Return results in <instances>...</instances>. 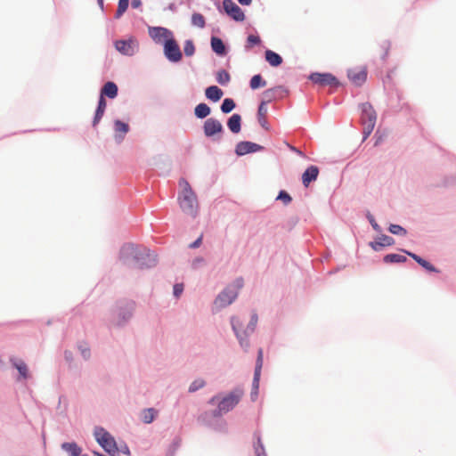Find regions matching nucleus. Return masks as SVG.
<instances>
[{
  "instance_id": "1",
  "label": "nucleus",
  "mask_w": 456,
  "mask_h": 456,
  "mask_svg": "<svg viewBox=\"0 0 456 456\" xmlns=\"http://www.w3.org/2000/svg\"><path fill=\"white\" fill-rule=\"evenodd\" d=\"M121 263L130 269L143 270L156 265V257L149 249L134 244H126L120 250Z\"/></svg>"
},
{
  "instance_id": "2",
  "label": "nucleus",
  "mask_w": 456,
  "mask_h": 456,
  "mask_svg": "<svg viewBox=\"0 0 456 456\" xmlns=\"http://www.w3.org/2000/svg\"><path fill=\"white\" fill-rule=\"evenodd\" d=\"M179 185L181 187V192L178 196L180 208L184 213L195 216L198 210L196 194L193 192L190 183L185 179H181Z\"/></svg>"
},
{
  "instance_id": "3",
  "label": "nucleus",
  "mask_w": 456,
  "mask_h": 456,
  "mask_svg": "<svg viewBox=\"0 0 456 456\" xmlns=\"http://www.w3.org/2000/svg\"><path fill=\"white\" fill-rule=\"evenodd\" d=\"M231 322L232 330L235 332L240 346L242 347L248 348L249 344L247 338L255 330L257 322V315L253 314L250 322L246 327H244L243 323L238 317H232Z\"/></svg>"
},
{
  "instance_id": "4",
  "label": "nucleus",
  "mask_w": 456,
  "mask_h": 456,
  "mask_svg": "<svg viewBox=\"0 0 456 456\" xmlns=\"http://www.w3.org/2000/svg\"><path fill=\"white\" fill-rule=\"evenodd\" d=\"M243 395V391L236 388L229 393L226 396L223 397L217 403V409L215 411V416H222L232 410L240 401Z\"/></svg>"
},
{
  "instance_id": "5",
  "label": "nucleus",
  "mask_w": 456,
  "mask_h": 456,
  "mask_svg": "<svg viewBox=\"0 0 456 456\" xmlns=\"http://www.w3.org/2000/svg\"><path fill=\"white\" fill-rule=\"evenodd\" d=\"M242 287V280L236 281V283L225 288L216 298L214 304L216 309L231 305L238 296V290Z\"/></svg>"
},
{
  "instance_id": "6",
  "label": "nucleus",
  "mask_w": 456,
  "mask_h": 456,
  "mask_svg": "<svg viewBox=\"0 0 456 456\" xmlns=\"http://www.w3.org/2000/svg\"><path fill=\"white\" fill-rule=\"evenodd\" d=\"M94 437L97 443L111 456H115L118 450L113 436L102 428H95Z\"/></svg>"
},
{
  "instance_id": "7",
  "label": "nucleus",
  "mask_w": 456,
  "mask_h": 456,
  "mask_svg": "<svg viewBox=\"0 0 456 456\" xmlns=\"http://www.w3.org/2000/svg\"><path fill=\"white\" fill-rule=\"evenodd\" d=\"M362 112L363 133L365 137H367L374 129L377 120V114L373 107L368 102L362 105Z\"/></svg>"
},
{
  "instance_id": "8",
  "label": "nucleus",
  "mask_w": 456,
  "mask_h": 456,
  "mask_svg": "<svg viewBox=\"0 0 456 456\" xmlns=\"http://www.w3.org/2000/svg\"><path fill=\"white\" fill-rule=\"evenodd\" d=\"M164 53L167 59L172 62H178L183 57L180 47L174 38L166 40L164 44Z\"/></svg>"
},
{
  "instance_id": "9",
  "label": "nucleus",
  "mask_w": 456,
  "mask_h": 456,
  "mask_svg": "<svg viewBox=\"0 0 456 456\" xmlns=\"http://www.w3.org/2000/svg\"><path fill=\"white\" fill-rule=\"evenodd\" d=\"M115 48L118 52H119L123 55L132 56L134 55L139 48V44L137 40L133 37H130L126 40H117L115 43Z\"/></svg>"
},
{
  "instance_id": "10",
  "label": "nucleus",
  "mask_w": 456,
  "mask_h": 456,
  "mask_svg": "<svg viewBox=\"0 0 456 456\" xmlns=\"http://www.w3.org/2000/svg\"><path fill=\"white\" fill-rule=\"evenodd\" d=\"M223 8L225 13L235 21H243L245 20L244 12L232 0H224Z\"/></svg>"
},
{
  "instance_id": "11",
  "label": "nucleus",
  "mask_w": 456,
  "mask_h": 456,
  "mask_svg": "<svg viewBox=\"0 0 456 456\" xmlns=\"http://www.w3.org/2000/svg\"><path fill=\"white\" fill-rule=\"evenodd\" d=\"M309 79L321 86H338V79L330 73H312Z\"/></svg>"
},
{
  "instance_id": "12",
  "label": "nucleus",
  "mask_w": 456,
  "mask_h": 456,
  "mask_svg": "<svg viewBox=\"0 0 456 456\" xmlns=\"http://www.w3.org/2000/svg\"><path fill=\"white\" fill-rule=\"evenodd\" d=\"M349 80L355 86H362L367 79V68L360 66L353 68L347 73Z\"/></svg>"
},
{
  "instance_id": "13",
  "label": "nucleus",
  "mask_w": 456,
  "mask_h": 456,
  "mask_svg": "<svg viewBox=\"0 0 456 456\" xmlns=\"http://www.w3.org/2000/svg\"><path fill=\"white\" fill-rule=\"evenodd\" d=\"M203 129L205 135L210 137L217 133H221L223 131V126L217 119L210 118L205 121Z\"/></svg>"
},
{
  "instance_id": "14",
  "label": "nucleus",
  "mask_w": 456,
  "mask_h": 456,
  "mask_svg": "<svg viewBox=\"0 0 456 456\" xmlns=\"http://www.w3.org/2000/svg\"><path fill=\"white\" fill-rule=\"evenodd\" d=\"M263 147L257 143L252 142H240L236 145V154L242 156L248 153L259 151Z\"/></svg>"
},
{
  "instance_id": "15",
  "label": "nucleus",
  "mask_w": 456,
  "mask_h": 456,
  "mask_svg": "<svg viewBox=\"0 0 456 456\" xmlns=\"http://www.w3.org/2000/svg\"><path fill=\"white\" fill-rule=\"evenodd\" d=\"M319 175V169L316 166H310L302 175V183L305 187H308L309 184L315 181Z\"/></svg>"
},
{
  "instance_id": "16",
  "label": "nucleus",
  "mask_w": 456,
  "mask_h": 456,
  "mask_svg": "<svg viewBox=\"0 0 456 456\" xmlns=\"http://www.w3.org/2000/svg\"><path fill=\"white\" fill-rule=\"evenodd\" d=\"M262 364H263V351H262V349H260L258 351L256 366L255 369L254 379H253V389L256 390V392H255L256 395L257 393V389H258V386H259V379H260Z\"/></svg>"
},
{
  "instance_id": "17",
  "label": "nucleus",
  "mask_w": 456,
  "mask_h": 456,
  "mask_svg": "<svg viewBox=\"0 0 456 456\" xmlns=\"http://www.w3.org/2000/svg\"><path fill=\"white\" fill-rule=\"evenodd\" d=\"M267 115V107L266 102H262L258 107L257 110V119L260 124V126L265 128V130H269V126L266 119Z\"/></svg>"
},
{
  "instance_id": "18",
  "label": "nucleus",
  "mask_w": 456,
  "mask_h": 456,
  "mask_svg": "<svg viewBox=\"0 0 456 456\" xmlns=\"http://www.w3.org/2000/svg\"><path fill=\"white\" fill-rule=\"evenodd\" d=\"M205 94L206 97L213 102H218L224 94L223 91L216 86H208Z\"/></svg>"
},
{
  "instance_id": "19",
  "label": "nucleus",
  "mask_w": 456,
  "mask_h": 456,
  "mask_svg": "<svg viewBox=\"0 0 456 456\" xmlns=\"http://www.w3.org/2000/svg\"><path fill=\"white\" fill-rule=\"evenodd\" d=\"M118 94V86L113 82H107L101 91V95L107 96L109 98H115Z\"/></svg>"
},
{
  "instance_id": "20",
  "label": "nucleus",
  "mask_w": 456,
  "mask_h": 456,
  "mask_svg": "<svg viewBox=\"0 0 456 456\" xmlns=\"http://www.w3.org/2000/svg\"><path fill=\"white\" fill-rule=\"evenodd\" d=\"M106 106H107L106 100L104 99V97L102 95H101L100 99H99V102H98V107H97V110L95 112V116H94V118L93 121L94 126H95L100 122L101 118H102V116L105 112Z\"/></svg>"
},
{
  "instance_id": "21",
  "label": "nucleus",
  "mask_w": 456,
  "mask_h": 456,
  "mask_svg": "<svg viewBox=\"0 0 456 456\" xmlns=\"http://www.w3.org/2000/svg\"><path fill=\"white\" fill-rule=\"evenodd\" d=\"M265 60L273 67H278L282 63V58L272 50L265 51Z\"/></svg>"
},
{
  "instance_id": "22",
  "label": "nucleus",
  "mask_w": 456,
  "mask_h": 456,
  "mask_svg": "<svg viewBox=\"0 0 456 456\" xmlns=\"http://www.w3.org/2000/svg\"><path fill=\"white\" fill-rule=\"evenodd\" d=\"M240 122H241L240 116L239 114H233L228 119L227 126L232 133L237 134L240 131Z\"/></svg>"
},
{
  "instance_id": "23",
  "label": "nucleus",
  "mask_w": 456,
  "mask_h": 456,
  "mask_svg": "<svg viewBox=\"0 0 456 456\" xmlns=\"http://www.w3.org/2000/svg\"><path fill=\"white\" fill-rule=\"evenodd\" d=\"M394 242L395 241L392 237L382 235L379 238L378 241L372 242L370 245L374 250H379L380 247L391 246L394 244Z\"/></svg>"
},
{
  "instance_id": "24",
  "label": "nucleus",
  "mask_w": 456,
  "mask_h": 456,
  "mask_svg": "<svg viewBox=\"0 0 456 456\" xmlns=\"http://www.w3.org/2000/svg\"><path fill=\"white\" fill-rule=\"evenodd\" d=\"M404 252L408 256H410L411 258H413L419 265H420L426 270H428L429 272H436V269L435 268L434 265H432L429 262H428L425 259L421 258L418 255H416L414 253H411V252H409V251H404Z\"/></svg>"
},
{
  "instance_id": "25",
  "label": "nucleus",
  "mask_w": 456,
  "mask_h": 456,
  "mask_svg": "<svg viewBox=\"0 0 456 456\" xmlns=\"http://www.w3.org/2000/svg\"><path fill=\"white\" fill-rule=\"evenodd\" d=\"M61 449L68 452L69 456H80L81 448L76 443H63Z\"/></svg>"
},
{
  "instance_id": "26",
  "label": "nucleus",
  "mask_w": 456,
  "mask_h": 456,
  "mask_svg": "<svg viewBox=\"0 0 456 456\" xmlns=\"http://www.w3.org/2000/svg\"><path fill=\"white\" fill-rule=\"evenodd\" d=\"M211 47L215 53L219 55H223L225 53V46L223 41L216 37L211 38Z\"/></svg>"
},
{
  "instance_id": "27",
  "label": "nucleus",
  "mask_w": 456,
  "mask_h": 456,
  "mask_svg": "<svg viewBox=\"0 0 456 456\" xmlns=\"http://www.w3.org/2000/svg\"><path fill=\"white\" fill-rule=\"evenodd\" d=\"M210 108L206 103H200L195 107L194 113L199 118H204L210 114Z\"/></svg>"
},
{
  "instance_id": "28",
  "label": "nucleus",
  "mask_w": 456,
  "mask_h": 456,
  "mask_svg": "<svg viewBox=\"0 0 456 456\" xmlns=\"http://www.w3.org/2000/svg\"><path fill=\"white\" fill-rule=\"evenodd\" d=\"M158 411L154 408H148L142 411V419L144 423L150 424L156 418Z\"/></svg>"
},
{
  "instance_id": "29",
  "label": "nucleus",
  "mask_w": 456,
  "mask_h": 456,
  "mask_svg": "<svg viewBox=\"0 0 456 456\" xmlns=\"http://www.w3.org/2000/svg\"><path fill=\"white\" fill-rule=\"evenodd\" d=\"M249 85L252 90H256L260 87H265L266 86V81L263 79L261 75L257 74L251 77Z\"/></svg>"
},
{
  "instance_id": "30",
  "label": "nucleus",
  "mask_w": 456,
  "mask_h": 456,
  "mask_svg": "<svg viewBox=\"0 0 456 456\" xmlns=\"http://www.w3.org/2000/svg\"><path fill=\"white\" fill-rule=\"evenodd\" d=\"M168 35H170V32L165 28H153L152 30H151V36L154 39L162 37L166 38Z\"/></svg>"
},
{
  "instance_id": "31",
  "label": "nucleus",
  "mask_w": 456,
  "mask_h": 456,
  "mask_svg": "<svg viewBox=\"0 0 456 456\" xmlns=\"http://www.w3.org/2000/svg\"><path fill=\"white\" fill-rule=\"evenodd\" d=\"M15 368L18 370L20 375L23 378V379H27L28 377V366L27 364L21 361V360H19V361H15L13 362Z\"/></svg>"
},
{
  "instance_id": "32",
  "label": "nucleus",
  "mask_w": 456,
  "mask_h": 456,
  "mask_svg": "<svg viewBox=\"0 0 456 456\" xmlns=\"http://www.w3.org/2000/svg\"><path fill=\"white\" fill-rule=\"evenodd\" d=\"M406 261V256L399 254H387L384 256L385 263H402Z\"/></svg>"
},
{
  "instance_id": "33",
  "label": "nucleus",
  "mask_w": 456,
  "mask_h": 456,
  "mask_svg": "<svg viewBox=\"0 0 456 456\" xmlns=\"http://www.w3.org/2000/svg\"><path fill=\"white\" fill-rule=\"evenodd\" d=\"M129 5V0H118V9L116 11L115 17L120 18L124 12L127 10Z\"/></svg>"
},
{
  "instance_id": "34",
  "label": "nucleus",
  "mask_w": 456,
  "mask_h": 456,
  "mask_svg": "<svg viewBox=\"0 0 456 456\" xmlns=\"http://www.w3.org/2000/svg\"><path fill=\"white\" fill-rule=\"evenodd\" d=\"M191 23H192V25L202 28L205 27V24H206L205 18L200 13H197V12L193 13L191 16Z\"/></svg>"
},
{
  "instance_id": "35",
  "label": "nucleus",
  "mask_w": 456,
  "mask_h": 456,
  "mask_svg": "<svg viewBox=\"0 0 456 456\" xmlns=\"http://www.w3.org/2000/svg\"><path fill=\"white\" fill-rule=\"evenodd\" d=\"M230 79V74L224 69H221L216 73V80L221 85H226Z\"/></svg>"
},
{
  "instance_id": "36",
  "label": "nucleus",
  "mask_w": 456,
  "mask_h": 456,
  "mask_svg": "<svg viewBox=\"0 0 456 456\" xmlns=\"http://www.w3.org/2000/svg\"><path fill=\"white\" fill-rule=\"evenodd\" d=\"M235 108V102L232 99L226 98L221 105V110L224 113H229Z\"/></svg>"
},
{
  "instance_id": "37",
  "label": "nucleus",
  "mask_w": 456,
  "mask_h": 456,
  "mask_svg": "<svg viewBox=\"0 0 456 456\" xmlns=\"http://www.w3.org/2000/svg\"><path fill=\"white\" fill-rule=\"evenodd\" d=\"M261 42V39L258 36L256 35H249L247 38V45H246V48L248 49H250L252 48L253 46L256 45H259Z\"/></svg>"
},
{
  "instance_id": "38",
  "label": "nucleus",
  "mask_w": 456,
  "mask_h": 456,
  "mask_svg": "<svg viewBox=\"0 0 456 456\" xmlns=\"http://www.w3.org/2000/svg\"><path fill=\"white\" fill-rule=\"evenodd\" d=\"M390 43L387 42V41H385L383 42L380 45H379V54H380V57L382 59H386L389 53V50H390Z\"/></svg>"
},
{
  "instance_id": "39",
  "label": "nucleus",
  "mask_w": 456,
  "mask_h": 456,
  "mask_svg": "<svg viewBox=\"0 0 456 456\" xmlns=\"http://www.w3.org/2000/svg\"><path fill=\"white\" fill-rule=\"evenodd\" d=\"M204 386H205V381L202 379H198L194 380L190 385L189 392H191V393L195 392V391L199 390L200 388H202Z\"/></svg>"
},
{
  "instance_id": "40",
  "label": "nucleus",
  "mask_w": 456,
  "mask_h": 456,
  "mask_svg": "<svg viewBox=\"0 0 456 456\" xmlns=\"http://www.w3.org/2000/svg\"><path fill=\"white\" fill-rule=\"evenodd\" d=\"M183 51L185 55L191 56L194 54L195 52V46L193 45V42L191 40H188L184 44Z\"/></svg>"
},
{
  "instance_id": "41",
  "label": "nucleus",
  "mask_w": 456,
  "mask_h": 456,
  "mask_svg": "<svg viewBox=\"0 0 456 456\" xmlns=\"http://www.w3.org/2000/svg\"><path fill=\"white\" fill-rule=\"evenodd\" d=\"M389 232L396 235H405L406 230L398 224H391L389 226Z\"/></svg>"
},
{
  "instance_id": "42",
  "label": "nucleus",
  "mask_w": 456,
  "mask_h": 456,
  "mask_svg": "<svg viewBox=\"0 0 456 456\" xmlns=\"http://www.w3.org/2000/svg\"><path fill=\"white\" fill-rule=\"evenodd\" d=\"M115 129L117 132L118 133H123V134H126L128 132V125L120 121V120H117L115 122Z\"/></svg>"
},
{
  "instance_id": "43",
  "label": "nucleus",
  "mask_w": 456,
  "mask_h": 456,
  "mask_svg": "<svg viewBox=\"0 0 456 456\" xmlns=\"http://www.w3.org/2000/svg\"><path fill=\"white\" fill-rule=\"evenodd\" d=\"M277 200H281L284 203V205H289L291 202V200H292V199L289 196V194L287 191H280V193H279V195L277 197Z\"/></svg>"
},
{
  "instance_id": "44",
  "label": "nucleus",
  "mask_w": 456,
  "mask_h": 456,
  "mask_svg": "<svg viewBox=\"0 0 456 456\" xmlns=\"http://www.w3.org/2000/svg\"><path fill=\"white\" fill-rule=\"evenodd\" d=\"M183 290V285L182 283H177L174 286V295L178 297Z\"/></svg>"
},
{
  "instance_id": "45",
  "label": "nucleus",
  "mask_w": 456,
  "mask_h": 456,
  "mask_svg": "<svg viewBox=\"0 0 456 456\" xmlns=\"http://www.w3.org/2000/svg\"><path fill=\"white\" fill-rule=\"evenodd\" d=\"M256 453L257 456H265V450L260 439L258 440L257 446L256 447Z\"/></svg>"
},
{
  "instance_id": "46",
  "label": "nucleus",
  "mask_w": 456,
  "mask_h": 456,
  "mask_svg": "<svg viewBox=\"0 0 456 456\" xmlns=\"http://www.w3.org/2000/svg\"><path fill=\"white\" fill-rule=\"evenodd\" d=\"M201 242H202V235H200L194 242L190 244V248H199L200 246Z\"/></svg>"
},
{
  "instance_id": "47",
  "label": "nucleus",
  "mask_w": 456,
  "mask_h": 456,
  "mask_svg": "<svg viewBox=\"0 0 456 456\" xmlns=\"http://www.w3.org/2000/svg\"><path fill=\"white\" fill-rule=\"evenodd\" d=\"M142 5L141 0H132V7L133 8H139Z\"/></svg>"
},
{
  "instance_id": "48",
  "label": "nucleus",
  "mask_w": 456,
  "mask_h": 456,
  "mask_svg": "<svg viewBox=\"0 0 456 456\" xmlns=\"http://www.w3.org/2000/svg\"><path fill=\"white\" fill-rule=\"evenodd\" d=\"M273 89H269V90H266L265 93H264V95L268 98V100L270 101L272 96H273Z\"/></svg>"
},
{
  "instance_id": "49",
  "label": "nucleus",
  "mask_w": 456,
  "mask_h": 456,
  "mask_svg": "<svg viewBox=\"0 0 456 456\" xmlns=\"http://www.w3.org/2000/svg\"><path fill=\"white\" fill-rule=\"evenodd\" d=\"M82 354H83L84 358H86V359L88 358L89 355H90L89 349L88 348L83 349L82 350Z\"/></svg>"
},
{
  "instance_id": "50",
  "label": "nucleus",
  "mask_w": 456,
  "mask_h": 456,
  "mask_svg": "<svg viewBox=\"0 0 456 456\" xmlns=\"http://www.w3.org/2000/svg\"><path fill=\"white\" fill-rule=\"evenodd\" d=\"M238 1L242 5H249L252 2V0H238Z\"/></svg>"
},
{
  "instance_id": "51",
  "label": "nucleus",
  "mask_w": 456,
  "mask_h": 456,
  "mask_svg": "<svg viewBox=\"0 0 456 456\" xmlns=\"http://www.w3.org/2000/svg\"><path fill=\"white\" fill-rule=\"evenodd\" d=\"M370 223L372 224V227L375 229V230H378L379 229V225L375 223V221L373 219H370Z\"/></svg>"
},
{
  "instance_id": "52",
  "label": "nucleus",
  "mask_w": 456,
  "mask_h": 456,
  "mask_svg": "<svg viewBox=\"0 0 456 456\" xmlns=\"http://www.w3.org/2000/svg\"><path fill=\"white\" fill-rule=\"evenodd\" d=\"M216 400H217V397H216V396H214V397H212V398L209 400V403L214 404V403H216Z\"/></svg>"
},
{
  "instance_id": "53",
  "label": "nucleus",
  "mask_w": 456,
  "mask_h": 456,
  "mask_svg": "<svg viewBox=\"0 0 456 456\" xmlns=\"http://www.w3.org/2000/svg\"><path fill=\"white\" fill-rule=\"evenodd\" d=\"M123 452L126 454H130L129 449L126 446V448L123 450Z\"/></svg>"
},
{
  "instance_id": "54",
  "label": "nucleus",
  "mask_w": 456,
  "mask_h": 456,
  "mask_svg": "<svg viewBox=\"0 0 456 456\" xmlns=\"http://www.w3.org/2000/svg\"><path fill=\"white\" fill-rule=\"evenodd\" d=\"M99 4L102 7L103 5V0H98Z\"/></svg>"
},
{
  "instance_id": "55",
  "label": "nucleus",
  "mask_w": 456,
  "mask_h": 456,
  "mask_svg": "<svg viewBox=\"0 0 456 456\" xmlns=\"http://www.w3.org/2000/svg\"><path fill=\"white\" fill-rule=\"evenodd\" d=\"M94 454L95 456H101V455H102V453L97 452H94Z\"/></svg>"
}]
</instances>
